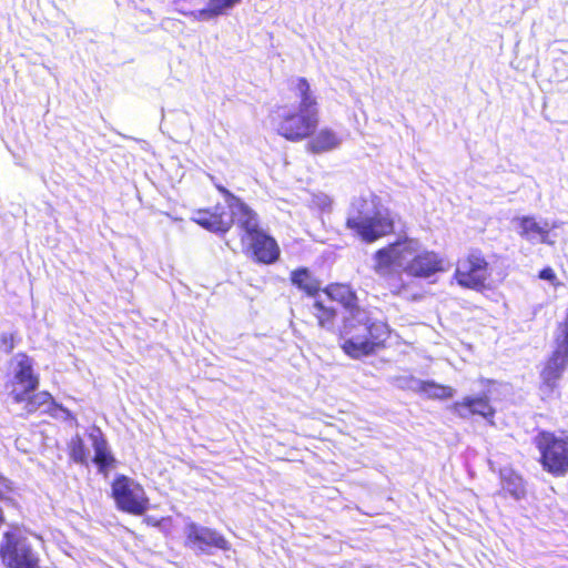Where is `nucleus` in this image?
Returning <instances> with one entry per match:
<instances>
[{
	"mask_svg": "<svg viewBox=\"0 0 568 568\" xmlns=\"http://www.w3.org/2000/svg\"><path fill=\"white\" fill-rule=\"evenodd\" d=\"M374 273L385 282L394 295H399L407 288L402 282L394 286L389 281L403 271L416 278H428L446 271V262L438 252L432 250L419 251V241L408 235H399L394 241L377 248L372 256Z\"/></svg>",
	"mask_w": 568,
	"mask_h": 568,
	"instance_id": "f257e3e1",
	"label": "nucleus"
},
{
	"mask_svg": "<svg viewBox=\"0 0 568 568\" xmlns=\"http://www.w3.org/2000/svg\"><path fill=\"white\" fill-rule=\"evenodd\" d=\"M290 91L300 99L297 105H277L272 115V124L277 135L288 142H302L318 128L320 108L308 80L298 77L290 84Z\"/></svg>",
	"mask_w": 568,
	"mask_h": 568,
	"instance_id": "f03ea898",
	"label": "nucleus"
},
{
	"mask_svg": "<svg viewBox=\"0 0 568 568\" xmlns=\"http://www.w3.org/2000/svg\"><path fill=\"white\" fill-rule=\"evenodd\" d=\"M389 325L369 318L344 323L338 334L339 347L352 359L377 355L387 347Z\"/></svg>",
	"mask_w": 568,
	"mask_h": 568,
	"instance_id": "7ed1b4c3",
	"label": "nucleus"
},
{
	"mask_svg": "<svg viewBox=\"0 0 568 568\" xmlns=\"http://www.w3.org/2000/svg\"><path fill=\"white\" fill-rule=\"evenodd\" d=\"M353 207L356 214L346 219L345 226L363 242L375 243L395 233V220L389 210H382L381 199L376 194L359 196Z\"/></svg>",
	"mask_w": 568,
	"mask_h": 568,
	"instance_id": "20e7f679",
	"label": "nucleus"
},
{
	"mask_svg": "<svg viewBox=\"0 0 568 568\" xmlns=\"http://www.w3.org/2000/svg\"><path fill=\"white\" fill-rule=\"evenodd\" d=\"M39 384L40 379L39 375L34 373L33 359L27 353H18L13 376L6 383L13 402L26 403L30 410L53 402V397L48 390L34 393Z\"/></svg>",
	"mask_w": 568,
	"mask_h": 568,
	"instance_id": "39448f33",
	"label": "nucleus"
},
{
	"mask_svg": "<svg viewBox=\"0 0 568 568\" xmlns=\"http://www.w3.org/2000/svg\"><path fill=\"white\" fill-rule=\"evenodd\" d=\"M453 280L458 286L475 292L491 288V265L485 252L478 247L469 248L455 263Z\"/></svg>",
	"mask_w": 568,
	"mask_h": 568,
	"instance_id": "423d86ee",
	"label": "nucleus"
},
{
	"mask_svg": "<svg viewBox=\"0 0 568 568\" xmlns=\"http://www.w3.org/2000/svg\"><path fill=\"white\" fill-rule=\"evenodd\" d=\"M539 453L538 463L541 468L554 477L568 474V432L539 430L534 437Z\"/></svg>",
	"mask_w": 568,
	"mask_h": 568,
	"instance_id": "0eeeda50",
	"label": "nucleus"
},
{
	"mask_svg": "<svg viewBox=\"0 0 568 568\" xmlns=\"http://www.w3.org/2000/svg\"><path fill=\"white\" fill-rule=\"evenodd\" d=\"M0 561L4 568H41L38 551L16 526L2 534Z\"/></svg>",
	"mask_w": 568,
	"mask_h": 568,
	"instance_id": "6e6552de",
	"label": "nucleus"
},
{
	"mask_svg": "<svg viewBox=\"0 0 568 568\" xmlns=\"http://www.w3.org/2000/svg\"><path fill=\"white\" fill-rule=\"evenodd\" d=\"M111 496L123 513L141 516L149 508V498L142 485L125 475H118L111 483Z\"/></svg>",
	"mask_w": 568,
	"mask_h": 568,
	"instance_id": "1a4fd4ad",
	"label": "nucleus"
},
{
	"mask_svg": "<svg viewBox=\"0 0 568 568\" xmlns=\"http://www.w3.org/2000/svg\"><path fill=\"white\" fill-rule=\"evenodd\" d=\"M191 220L201 227L217 234L227 233L234 224L233 211L222 203L195 210Z\"/></svg>",
	"mask_w": 568,
	"mask_h": 568,
	"instance_id": "9d476101",
	"label": "nucleus"
},
{
	"mask_svg": "<svg viewBox=\"0 0 568 568\" xmlns=\"http://www.w3.org/2000/svg\"><path fill=\"white\" fill-rule=\"evenodd\" d=\"M185 546L195 548L202 554H210L212 548L229 550L230 542L215 529L190 523L186 526Z\"/></svg>",
	"mask_w": 568,
	"mask_h": 568,
	"instance_id": "9b49d317",
	"label": "nucleus"
},
{
	"mask_svg": "<svg viewBox=\"0 0 568 568\" xmlns=\"http://www.w3.org/2000/svg\"><path fill=\"white\" fill-rule=\"evenodd\" d=\"M243 252L257 264H273L280 258V247L275 239L262 231L241 243Z\"/></svg>",
	"mask_w": 568,
	"mask_h": 568,
	"instance_id": "f8f14e48",
	"label": "nucleus"
},
{
	"mask_svg": "<svg viewBox=\"0 0 568 568\" xmlns=\"http://www.w3.org/2000/svg\"><path fill=\"white\" fill-rule=\"evenodd\" d=\"M449 410L463 419L477 415L486 419L489 425H495L496 409L487 395L465 396L459 400L453 402L449 405Z\"/></svg>",
	"mask_w": 568,
	"mask_h": 568,
	"instance_id": "ddd939ff",
	"label": "nucleus"
},
{
	"mask_svg": "<svg viewBox=\"0 0 568 568\" xmlns=\"http://www.w3.org/2000/svg\"><path fill=\"white\" fill-rule=\"evenodd\" d=\"M89 437L94 450V455L91 462L95 465L100 474L108 476L110 470L116 467V458L113 455L109 443L100 428H95V430L91 433Z\"/></svg>",
	"mask_w": 568,
	"mask_h": 568,
	"instance_id": "4468645a",
	"label": "nucleus"
},
{
	"mask_svg": "<svg viewBox=\"0 0 568 568\" xmlns=\"http://www.w3.org/2000/svg\"><path fill=\"white\" fill-rule=\"evenodd\" d=\"M305 144L307 153L313 155H321L337 150L342 144V136L331 126H323L320 130H315L308 136Z\"/></svg>",
	"mask_w": 568,
	"mask_h": 568,
	"instance_id": "2eb2a0df",
	"label": "nucleus"
},
{
	"mask_svg": "<svg viewBox=\"0 0 568 568\" xmlns=\"http://www.w3.org/2000/svg\"><path fill=\"white\" fill-rule=\"evenodd\" d=\"M567 366L568 358L551 352L540 372L539 389L545 394H551L558 387L559 381Z\"/></svg>",
	"mask_w": 568,
	"mask_h": 568,
	"instance_id": "dca6fc26",
	"label": "nucleus"
},
{
	"mask_svg": "<svg viewBox=\"0 0 568 568\" xmlns=\"http://www.w3.org/2000/svg\"><path fill=\"white\" fill-rule=\"evenodd\" d=\"M233 217L234 222L236 221L241 243L263 231L257 213L244 202L234 209Z\"/></svg>",
	"mask_w": 568,
	"mask_h": 568,
	"instance_id": "f3484780",
	"label": "nucleus"
},
{
	"mask_svg": "<svg viewBox=\"0 0 568 568\" xmlns=\"http://www.w3.org/2000/svg\"><path fill=\"white\" fill-rule=\"evenodd\" d=\"M291 284L308 297H315L322 291V282L306 266H300L290 273Z\"/></svg>",
	"mask_w": 568,
	"mask_h": 568,
	"instance_id": "a211bd4d",
	"label": "nucleus"
},
{
	"mask_svg": "<svg viewBox=\"0 0 568 568\" xmlns=\"http://www.w3.org/2000/svg\"><path fill=\"white\" fill-rule=\"evenodd\" d=\"M519 235L526 240L539 239L541 243L551 244L549 241V227L545 222L541 225L534 216L525 215L516 217Z\"/></svg>",
	"mask_w": 568,
	"mask_h": 568,
	"instance_id": "6ab92c4d",
	"label": "nucleus"
},
{
	"mask_svg": "<svg viewBox=\"0 0 568 568\" xmlns=\"http://www.w3.org/2000/svg\"><path fill=\"white\" fill-rule=\"evenodd\" d=\"M322 291L331 301L337 302L347 310H354L357 306L356 293L347 284L332 283Z\"/></svg>",
	"mask_w": 568,
	"mask_h": 568,
	"instance_id": "aec40b11",
	"label": "nucleus"
},
{
	"mask_svg": "<svg viewBox=\"0 0 568 568\" xmlns=\"http://www.w3.org/2000/svg\"><path fill=\"white\" fill-rule=\"evenodd\" d=\"M242 0H209L207 6L197 12V17L203 20L215 19L227 13L234 6Z\"/></svg>",
	"mask_w": 568,
	"mask_h": 568,
	"instance_id": "412c9836",
	"label": "nucleus"
},
{
	"mask_svg": "<svg viewBox=\"0 0 568 568\" xmlns=\"http://www.w3.org/2000/svg\"><path fill=\"white\" fill-rule=\"evenodd\" d=\"M417 390L429 399H449L455 394L450 386L437 384L433 381L419 382Z\"/></svg>",
	"mask_w": 568,
	"mask_h": 568,
	"instance_id": "4be33fe9",
	"label": "nucleus"
},
{
	"mask_svg": "<svg viewBox=\"0 0 568 568\" xmlns=\"http://www.w3.org/2000/svg\"><path fill=\"white\" fill-rule=\"evenodd\" d=\"M68 454L70 459L80 465L88 466L90 462V452L84 439L80 435H74L68 443Z\"/></svg>",
	"mask_w": 568,
	"mask_h": 568,
	"instance_id": "5701e85b",
	"label": "nucleus"
},
{
	"mask_svg": "<svg viewBox=\"0 0 568 568\" xmlns=\"http://www.w3.org/2000/svg\"><path fill=\"white\" fill-rule=\"evenodd\" d=\"M313 314L318 325L324 327L333 324L336 317V310L332 306H326L323 301L316 300L313 303Z\"/></svg>",
	"mask_w": 568,
	"mask_h": 568,
	"instance_id": "b1692460",
	"label": "nucleus"
},
{
	"mask_svg": "<svg viewBox=\"0 0 568 568\" xmlns=\"http://www.w3.org/2000/svg\"><path fill=\"white\" fill-rule=\"evenodd\" d=\"M555 348L552 352L568 358V323L561 321L557 324L554 336Z\"/></svg>",
	"mask_w": 568,
	"mask_h": 568,
	"instance_id": "393cba45",
	"label": "nucleus"
},
{
	"mask_svg": "<svg viewBox=\"0 0 568 568\" xmlns=\"http://www.w3.org/2000/svg\"><path fill=\"white\" fill-rule=\"evenodd\" d=\"M217 189H219L220 193L223 194V196L226 199L230 207L235 209L236 206L240 205V203L244 202L241 197L234 195L232 192H230L224 186H219Z\"/></svg>",
	"mask_w": 568,
	"mask_h": 568,
	"instance_id": "a878e982",
	"label": "nucleus"
},
{
	"mask_svg": "<svg viewBox=\"0 0 568 568\" xmlns=\"http://www.w3.org/2000/svg\"><path fill=\"white\" fill-rule=\"evenodd\" d=\"M143 521L148 526L159 527V528L166 526L168 528H170L171 524H172V518L169 516L162 517V518L145 517Z\"/></svg>",
	"mask_w": 568,
	"mask_h": 568,
	"instance_id": "bb28decb",
	"label": "nucleus"
},
{
	"mask_svg": "<svg viewBox=\"0 0 568 568\" xmlns=\"http://www.w3.org/2000/svg\"><path fill=\"white\" fill-rule=\"evenodd\" d=\"M538 277L540 280L548 281L549 283H551L555 286L559 285V283L557 282V275H556L555 271L551 267H549V266L544 267L542 270H540L539 274H538Z\"/></svg>",
	"mask_w": 568,
	"mask_h": 568,
	"instance_id": "cd10ccee",
	"label": "nucleus"
},
{
	"mask_svg": "<svg viewBox=\"0 0 568 568\" xmlns=\"http://www.w3.org/2000/svg\"><path fill=\"white\" fill-rule=\"evenodd\" d=\"M0 343L6 353H11L14 348V335L11 333H4L0 337Z\"/></svg>",
	"mask_w": 568,
	"mask_h": 568,
	"instance_id": "c85d7f7f",
	"label": "nucleus"
},
{
	"mask_svg": "<svg viewBox=\"0 0 568 568\" xmlns=\"http://www.w3.org/2000/svg\"><path fill=\"white\" fill-rule=\"evenodd\" d=\"M0 485H2L7 491L11 490V487L8 485V480L3 477H0ZM6 493L0 490V500L6 499ZM4 524V515L3 510L0 508V527Z\"/></svg>",
	"mask_w": 568,
	"mask_h": 568,
	"instance_id": "c756f323",
	"label": "nucleus"
},
{
	"mask_svg": "<svg viewBox=\"0 0 568 568\" xmlns=\"http://www.w3.org/2000/svg\"><path fill=\"white\" fill-rule=\"evenodd\" d=\"M562 321H565V322H567V323H568V307H567V311H566V314H565V317H564V320H562Z\"/></svg>",
	"mask_w": 568,
	"mask_h": 568,
	"instance_id": "7c9ffc66",
	"label": "nucleus"
}]
</instances>
